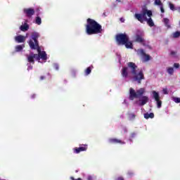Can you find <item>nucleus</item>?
<instances>
[{
  "label": "nucleus",
  "mask_w": 180,
  "mask_h": 180,
  "mask_svg": "<svg viewBox=\"0 0 180 180\" xmlns=\"http://www.w3.org/2000/svg\"><path fill=\"white\" fill-rule=\"evenodd\" d=\"M146 93V89L140 88L139 89L134 90L133 88L129 89V101H134V98H139V106H144L148 101V96H143Z\"/></svg>",
  "instance_id": "obj_1"
},
{
  "label": "nucleus",
  "mask_w": 180,
  "mask_h": 180,
  "mask_svg": "<svg viewBox=\"0 0 180 180\" xmlns=\"http://www.w3.org/2000/svg\"><path fill=\"white\" fill-rule=\"evenodd\" d=\"M85 27L86 33V34H89V36L92 34H99V33H102V32H103L102 25L91 18H88L86 20V25Z\"/></svg>",
  "instance_id": "obj_2"
},
{
  "label": "nucleus",
  "mask_w": 180,
  "mask_h": 180,
  "mask_svg": "<svg viewBox=\"0 0 180 180\" xmlns=\"http://www.w3.org/2000/svg\"><path fill=\"white\" fill-rule=\"evenodd\" d=\"M151 16H153V11L147 9V8H143L141 13H135L134 18L139 22L141 23H143L144 22H147V24L150 27H153L154 26V21H153V18H151Z\"/></svg>",
  "instance_id": "obj_3"
},
{
  "label": "nucleus",
  "mask_w": 180,
  "mask_h": 180,
  "mask_svg": "<svg viewBox=\"0 0 180 180\" xmlns=\"http://www.w3.org/2000/svg\"><path fill=\"white\" fill-rule=\"evenodd\" d=\"M127 68L131 69V73L134 75V80L138 82V84H141V79H144V74L143 73V71L141 70L137 74V65L133 62L127 63Z\"/></svg>",
  "instance_id": "obj_4"
},
{
  "label": "nucleus",
  "mask_w": 180,
  "mask_h": 180,
  "mask_svg": "<svg viewBox=\"0 0 180 180\" xmlns=\"http://www.w3.org/2000/svg\"><path fill=\"white\" fill-rule=\"evenodd\" d=\"M39 37H40V34L39 32H34L31 34V39H30L28 44L31 50H37L38 51V55L41 54V49L39 45Z\"/></svg>",
  "instance_id": "obj_5"
},
{
  "label": "nucleus",
  "mask_w": 180,
  "mask_h": 180,
  "mask_svg": "<svg viewBox=\"0 0 180 180\" xmlns=\"http://www.w3.org/2000/svg\"><path fill=\"white\" fill-rule=\"evenodd\" d=\"M115 39L117 44H121L123 46L128 41L129 36H127L126 34H117Z\"/></svg>",
  "instance_id": "obj_6"
},
{
  "label": "nucleus",
  "mask_w": 180,
  "mask_h": 180,
  "mask_svg": "<svg viewBox=\"0 0 180 180\" xmlns=\"http://www.w3.org/2000/svg\"><path fill=\"white\" fill-rule=\"evenodd\" d=\"M153 94V98L155 99L156 104H157V108L158 109H160V108L162 106V101L160 100V94L155 91H152Z\"/></svg>",
  "instance_id": "obj_7"
},
{
  "label": "nucleus",
  "mask_w": 180,
  "mask_h": 180,
  "mask_svg": "<svg viewBox=\"0 0 180 180\" xmlns=\"http://www.w3.org/2000/svg\"><path fill=\"white\" fill-rule=\"evenodd\" d=\"M88 150V145L87 144H81L79 145V148H73V153L75 154H79V153H82V151H86Z\"/></svg>",
  "instance_id": "obj_8"
},
{
  "label": "nucleus",
  "mask_w": 180,
  "mask_h": 180,
  "mask_svg": "<svg viewBox=\"0 0 180 180\" xmlns=\"http://www.w3.org/2000/svg\"><path fill=\"white\" fill-rule=\"evenodd\" d=\"M34 59L37 61H40L39 56L37 53H31L30 56H27L28 63H32V64H34Z\"/></svg>",
  "instance_id": "obj_9"
},
{
  "label": "nucleus",
  "mask_w": 180,
  "mask_h": 180,
  "mask_svg": "<svg viewBox=\"0 0 180 180\" xmlns=\"http://www.w3.org/2000/svg\"><path fill=\"white\" fill-rule=\"evenodd\" d=\"M137 53L138 54H140V56H142V57L144 58L145 62L150 61V60H151V56L146 53V52L144 51V49H138Z\"/></svg>",
  "instance_id": "obj_10"
},
{
  "label": "nucleus",
  "mask_w": 180,
  "mask_h": 180,
  "mask_svg": "<svg viewBox=\"0 0 180 180\" xmlns=\"http://www.w3.org/2000/svg\"><path fill=\"white\" fill-rule=\"evenodd\" d=\"M23 13L26 15L27 18H32V16L34 15V8H24Z\"/></svg>",
  "instance_id": "obj_11"
},
{
  "label": "nucleus",
  "mask_w": 180,
  "mask_h": 180,
  "mask_svg": "<svg viewBox=\"0 0 180 180\" xmlns=\"http://www.w3.org/2000/svg\"><path fill=\"white\" fill-rule=\"evenodd\" d=\"M108 143L110 144H126V142L120 140V139H117L116 138H110L108 139Z\"/></svg>",
  "instance_id": "obj_12"
},
{
  "label": "nucleus",
  "mask_w": 180,
  "mask_h": 180,
  "mask_svg": "<svg viewBox=\"0 0 180 180\" xmlns=\"http://www.w3.org/2000/svg\"><path fill=\"white\" fill-rule=\"evenodd\" d=\"M121 75L123 78H127L129 77V68L124 67L121 70Z\"/></svg>",
  "instance_id": "obj_13"
},
{
  "label": "nucleus",
  "mask_w": 180,
  "mask_h": 180,
  "mask_svg": "<svg viewBox=\"0 0 180 180\" xmlns=\"http://www.w3.org/2000/svg\"><path fill=\"white\" fill-rule=\"evenodd\" d=\"M15 40L17 43H25L26 38L23 35H18L15 37Z\"/></svg>",
  "instance_id": "obj_14"
},
{
  "label": "nucleus",
  "mask_w": 180,
  "mask_h": 180,
  "mask_svg": "<svg viewBox=\"0 0 180 180\" xmlns=\"http://www.w3.org/2000/svg\"><path fill=\"white\" fill-rule=\"evenodd\" d=\"M135 41H136L137 43H141L143 46H146V44H144V38H143V37L140 34L136 35Z\"/></svg>",
  "instance_id": "obj_15"
},
{
  "label": "nucleus",
  "mask_w": 180,
  "mask_h": 180,
  "mask_svg": "<svg viewBox=\"0 0 180 180\" xmlns=\"http://www.w3.org/2000/svg\"><path fill=\"white\" fill-rule=\"evenodd\" d=\"M24 47H25V44L16 46L15 47V51L13 52V54H15V53H19V51H22Z\"/></svg>",
  "instance_id": "obj_16"
},
{
  "label": "nucleus",
  "mask_w": 180,
  "mask_h": 180,
  "mask_svg": "<svg viewBox=\"0 0 180 180\" xmlns=\"http://www.w3.org/2000/svg\"><path fill=\"white\" fill-rule=\"evenodd\" d=\"M20 29L22 32H27L29 30V25L27 22H25L23 25L20 27Z\"/></svg>",
  "instance_id": "obj_17"
},
{
  "label": "nucleus",
  "mask_w": 180,
  "mask_h": 180,
  "mask_svg": "<svg viewBox=\"0 0 180 180\" xmlns=\"http://www.w3.org/2000/svg\"><path fill=\"white\" fill-rule=\"evenodd\" d=\"M37 56H39V60L40 58H41V60H47V53H46V51H42Z\"/></svg>",
  "instance_id": "obj_18"
},
{
  "label": "nucleus",
  "mask_w": 180,
  "mask_h": 180,
  "mask_svg": "<svg viewBox=\"0 0 180 180\" xmlns=\"http://www.w3.org/2000/svg\"><path fill=\"white\" fill-rule=\"evenodd\" d=\"M163 22L165 23V26L167 27V29H171V25L169 24V19L163 18Z\"/></svg>",
  "instance_id": "obj_19"
},
{
  "label": "nucleus",
  "mask_w": 180,
  "mask_h": 180,
  "mask_svg": "<svg viewBox=\"0 0 180 180\" xmlns=\"http://www.w3.org/2000/svg\"><path fill=\"white\" fill-rule=\"evenodd\" d=\"M145 119H154V114L153 112H146L144 114Z\"/></svg>",
  "instance_id": "obj_20"
},
{
  "label": "nucleus",
  "mask_w": 180,
  "mask_h": 180,
  "mask_svg": "<svg viewBox=\"0 0 180 180\" xmlns=\"http://www.w3.org/2000/svg\"><path fill=\"white\" fill-rule=\"evenodd\" d=\"M122 46H125L126 49H133V43L129 40L127 41L125 44H122Z\"/></svg>",
  "instance_id": "obj_21"
},
{
  "label": "nucleus",
  "mask_w": 180,
  "mask_h": 180,
  "mask_svg": "<svg viewBox=\"0 0 180 180\" xmlns=\"http://www.w3.org/2000/svg\"><path fill=\"white\" fill-rule=\"evenodd\" d=\"M35 23L37 25H41V18L40 17H37L35 19Z\"/></svg>",
  "instance_id": "obj_22"
},
{
  "label": "nucleus",
  "mask_w": 180,
  "mask_h": 180,
  "mask_svg": "<svg viewBox=\"0 0 180 180\" xmlns=\"http://www.w3.org/2000/svg\"><path fill=\"white\" fill-rule=\"evenodd\" d=\"M173 37L174 39H178V37H180V32L179 31H176L174 33H173Z\"/></svg>",
  "instance_id": "obj_23"
},
{
  "label": "nucleus",
  "mask_w": 180,
  "mask_h": 180,
  "mask_svg": "<svg viewBox=\"0 0 180 180\" xmlns=\"http://www.w3.org/2000/svg\"><path fill=\"white\" fill-rule=\"evenodd\" d=\"M167 72L169 75H174V68H168Z\"/></svg>",
  "instance_id": "obj_24"
},
{
  "label": "nucleus",
  "mask_w": 180,
  "mask_h": 180,
  "mask_svg": "<svg viewBox=\"0 0 180 180\" xmlns=\"http://www.w3.org/2000/svg\"><path fill=\"white\" fill-rule=\"evenodd\" d=\"M91 72H92V70L91 69V67L87 68L85 70V75H89V74H91Z\"/></svg>",
  "instance_id": "obj_25"
},
{
  "label": "nucleus",
  "mask_w": 180,
  "mask_h": 180,
  "mask_svg": "<svg viewBox=\"0 0 180 180\" xmlns=\"http://www.w3.org/2000/svg\"><path fill=\"white\" fill-rule=\"evenodd\" d=\"M169 6L171 11H176V8H175V6L172 3H169Z\"/></svg>",
  "instance_id": "obj_26"
},
{
  "label": "nucleus",
  "mask_w": 180,
  "mask_h": 180,
  "mask_svg": "<svg viewBox=\"0 0 180 180\" xmlns=\"http://www.w3.org/2000/svg\"><path fill=\"white\" fill-rule=\"evenodd\" d=\"M172 101H174V102H175V103H180V98L172 97Z\"/></svg>",
  "instance_id": "obj_27"
},
{
  "label": "nucleus",
  "mask_w": 180,
  "mask_h": 180,
  "mask_svg": "<svg viewBox=\"0 0 180 180\" xmlns=\"http://www.w3.org/2000/svg\"><path fill=\"white\" fill-rule=\"evenodd\" d=\"M155 5H158V6H161V5H162V3L161 2V0H155Z\"/></svg>",
  "instance_id": "obj_28"
},
{
  "label": "nucleus",
  "mask_w": 180,
  "mask_h": 180,
  "mask_svg": "<svg viewBox=\"0 0 180 180\" xmlns=\"http://www.w3.org/2000/svg\"><path fill=\"white\" fill-rule=\"evenodd\" d=\"M133 119H136V115L132 113L129 115V120H133Z\"/></svg>",
  "instance_id": "obj_29"
},
{
  "label": "nucleus",
  "mask_w": 180,
  "mask_h": 180,
  "mask_svg": "<svg viewBox=\"0 0 180 180\" xmlns=\"http://www.w3.org/2000/svg\"><path fill=\"white\" fill-rule=\"evenodd\" d=\"M53 68H55L56 70V71H58L60 66L58 65V64L57 63H54L53 64Z\"/></svg>",
  "instance_id": "obj_30"
},
{
  "label": "nucleus",
  "mask_w": 180,
  "mask_h": 180,
  "mask_svg": "<svg viewBox=\"0 0 180 180\" xmlns=\"http://www.w3.org/2000/svg\"><path fill=\"white\" fill-rule=\"evenodd\" d=\"M170 56H176V51H172L170 53Z\"/></svg>",
  "instance_id": "obj_31"
},
{
  "label": "nucleus",
  "mask_w": 180,
  "mask_h": 180,
  "mask_svg": "<svg viewBox=\"0 0 180 180\" xmlns=\"http://www.w3.org/2000/svg\"><path fill=\"white\" fill-rule=\"evenodd\" d=\"M174 68H179V67H180L179 63H174Z\"/></svg>",
  "instance_id": "obj_32"
},
{
  "label": "nucleus",
  "mask_w": 180,
  "mask_h": 180,
  "mask_svg": "<svg viewBox=\"0 0 180 180\" xmlns=\"http://www.w3.org/2000/svg\"><path fill=\"white\" fill-rule=\"evenodd\" d=\"M71 180H82L81 178L75 179L74 176H70Z\"/></svg>",
  "instance_id": "obj_33"
},
{
  "label": "nucleus",
  "mask_w": 180,
  "mask_h": 180,
  "mask_svg": "<svg viewBox=\"0 0 180 180\" xmlns=\"http://www.w3.org/2000/svg\"><path fill=\"white\" fill-rule=\"evenodd\" d=\"M163 94H165V95H168V91L167 90V89H163Z\"/></svg>",
  "instance_id": "obj_34"
},
{
  "label": "nucleus",
  "mask_w": 180,
  "mask_h": 180,
  "mask_svg": "<svg viewBox=\"0 0 180 180\" xmlns=\"http://www.w3.org/2000/svg\"><path fill=\"white\" fill-rule=\"evenodd\" d=\"M134 137H136V133H131V139H134Z\"/></svg>",
  "instance_id": "obj_35"
},
{
  "label": "nucleus",
  "mask_w": 180,
  "mask_h": 180,
  "mask_svg": "<svg viewBox=\"0 0 180 180\" xmlns=\"http://www.w3.org/2000/svg\"><path fill=\"white\" fill-rule=\"evenodd\" d=\"M128 175L129 176H133V175H134V173H133V172H128Z\"/></svg>",
  "instance_id": "obj_36"
},
{
  "label": "nucleus",
  "mask_w": 180,
  "mask_h": 180,
  "mask_svg": "<svg viewBox=\"0 0 180 180\" xmlns=\"http://www.w3.org/2000/svg\"><path fill=\"white\" fill-rule=\"evenodd\" d=\"M86 180H94V178L92 177V176H88Z\"/></svg>",
  "instance_id": "obj_37"
},
{
  "label": "nucleus",
  "mask_w": 180,
  "mask_h": 180,
  "mask_svg": "<svg viewBox=\"0 0 180 180\" xmlns=\"http://www.w3.org/2000/svg\"><path fill=\"white\" fill-rule=\"evenodd\" d=\"M43 79H46V77H44V76H41V77H40V81H43Z\"/></svg>",
  "instance_id": "obj_38"
},
{
  "label": "nucleus",
  "mask_w": 180,
  "mask_h": 180,
  "mask_svg": "<svg viewBox=\"0 0 180 180\" xmlns=\"http://www.w3.org/2000/svg\"><path fill=\"white\" fill-rule=\"evenodd\" d=\"M160 11H161L162 13H164V12H165L163 7H160Z\"/></svg>",
  "instance_id": "obj_39"
},
{
  "label": "nucleus",
  "mask_w": 180,
  "mask_h": 180,
  "mask_svg": "<svg viewBox=\"0 0 180 180\" xmlns=\"http://www.w3.org/2000/svg\"><path fill=\"white\" fill-rule=\"evenodd\" d=\"M120 22H122V23H124V18H121L120 19Z\"/></svg>",
  "instance_id": "obj_40"
},
{
  "label": "nucleus",
  "mask_w": 180,
  "mask_h": 180,
  "mask_svg": "<svg viewBox=\"0 0 180 180\" xmlns=\"http://www.w3.org/2000/svg\"><path fill=\"white\" fill-rule=\"evenodd\" d=\"M117 180H124V179H123V177H118Z\"/></svg>",
  "instance_id": "obj_41"
},
{
  "label": "nucleus",
  "mask_w": 180,
  "mask_h": 180,
  "mask_svg": "<svg viewBox=\"0 0 180 180\" xmlns=\"http://www.w3.org/2000/svg\"><path fill=\"white\" fill-rule=\"evenodd\" d=\"M27 70H33V66H29Z\"/></svg>",
  "instance_id": "obj_42"
},
{
  "label": "nucleus",
  "mask_w": 180,
  "mask_h": 180,
  "mask_svg": "<svg viewBox=\"0 0 180 180\" xmlns=\"http://www.w3.org/2000/svg\"><path fill=\"white\" fill-rule=\"evenodd\" d=\"M0 180H1V179H0Z\"/></svg>",
  "instance_id": "obj_43"
}]
</instances>
